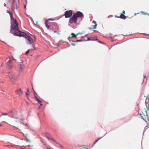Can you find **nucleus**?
I'll return each instance as SVG.
<instances>
[{"mask_svg": "<svg viewBox=\"0 0 149 149\" xmlns=\"http://www.w3.org/2000/svg\"><path fill=\"white\" fill-rule=\"evenodd\" d=\"M6 146L8 147H11V146L10 145H7V146Z\"/></svg>", "mask_w": 149, "mask_h": 149, "instance_id": "nucleus-36", "label": "nucleus"}, {"mask_svg": "<svg viewBox=\"0 0 149 149\" xmlns=\"http://www.w3.org/2000/svg\"><path fill=\"white\" fill-rule=\"evenodd\" d=\"M9 77L11 80L13 84H15L17 81V79L15 78L13 74H10L9 75Z\"/></svg>", "mask_w": 149, "mask_h": 149, "instance_id": "nucleus-5", "label": "nucleus"}, {"mask_svg": "<svg viewBox=\"0 0 149 149\" xmlns=\"http://www.w3.org/2000/svg\"><path fill=\"white\" fill-rule=\"evenodd\" d=\"M10 16L12 20L10 32L16 36L23 35V34L22 35L21 34L22 33H24L19 30L18 26V23L16 20L13 17L12 14H11Z\"/></svg>", "mask_w": 149, "mask_h": 149, "instance_id": "nucleus-2", "label": "nucleus"}, {"mask_svg": "<svg viewBox=\"0 0 149 149\" xmlns=\"http://www.w3.org/2000/svg\"><path fill=\"white\" fill-rule=\"evenodd\" d=\"M115 17H118V18H120L121 19H125L127 18V17L126 16H125L123 14H121L120 15V16L119 17H117V16H115Z\"/></svg>", "mask_w": 149, "mask_h": 149, "instance_id": "nucleus-10", "label": "nucleus"}, {"mask_svg": "<svg viewBox=\"0 0 149 149\" xmlns=\"http://www.w3.org/2000/svg\"><path fill=\"white\" fill-rule=\"evenodd\" d=\"M145 104H146H146H147V105H148V104H149L148 103V102H147V100H146L145 102Z\"/></svg>", "mask_w": 149, "mask_h": 149, "instance_id": "nucleus-28", "label": "nucleus"}, {"mask_svg": "<svg viewBox=\"0 0 149 149\" xmlns=\"http://www.w3.org/2000/svg\"><path fill=\"white\" fill-rule=\"evenodd\" d=\"M2 115V116H8L9 117H10L9 112L8 113H3L1 114V116Z\"/></svg>", "mask_w": 149, "mask_h": 149, "instance_id": "nucleus-14", "label": "nucleus"}, {"mask_svg": "<svg viewBox=\"0 0 149 149\" xmlns=\"http://www.w3.org/2000/svg\"><path fill=\"white\" fill-rule=\"evenodd\" d=\"M30 49H29V50H28L26 52V53H25V54H26V55H27V54H29V51H30Z\"/></svg>", "mask_w": 149, "mask_h": 149, "instance_id": "nucleus-22", "label": "nucleus"}, {"mask_svg": "<svg viewBox=\"0 0 149 149\" xmlns=\"http://www.w3.org/2000/svg\"><path fill=\"white\" fill-rule=\"evenodd\" d=\"M47 138L48 139H51L52 140H53V141H55V140H54L52 138H49V137H47Z\"/></svg>", "mask_w": 149, "mask_h": 149, "instance_id": "nucleus-25", "label": "nucleus"}, {"mask_svg": "<svg viewBox=\"0 0 149 149\" xmlns=\"http://www.w3.org/2000/svg\"><path fill=\"white\" fill-rule=\"evenodd\" d=\"M24 33H22V35L23 34L22 36H24V37L29 42V44H31L32 42H33V39L28 34H26L25 33L23 32Z\"/></svg>", "mask_w": 149, "mask_h": 149, "instance_id": "nucleus-4", "label": "nucleus"}, {"mask_svg": "<svg viewBox=\"0 0 149 149\" xmlns=\"http://www.w3.org/2000/svg\"><path fill=\"white\" fill-rule=\"evenodd\" d=\"M27 91L26 93V95H29L30 92H29V89L28 88H27Z\"/></svg>", "mask_w": 149, "mask_h": 149, "instance_id": "nucleus-19", "label": "nucleus"}, {"mask_svg": "<svg viewBox=\"0 0 149 149\" xmlns=\"http://www.w3.org/2000/svg\"><path fill=\"white\" fill-rule=\"evenodd\" d=\"M15 60L14 58H13V59L9 57L8 58L6 59V61H7V63L8 66H10V64L11 63L12 61L13 60Z\"/></svg>", "mask_w": 149, "mask_h": 149, "instance_id": "nucleus-7", "label": "nucleus"}, {"mask_svg": "<svg viewBox=\"0 0 149 149\" xmlns=\"http://www.w3.org/2000/svg\"><path fill=\"white\" fill-rule=\"evenodd\" d=\"M24 120V119H21V120Z\"/></svg>", "mask_w": 149, "mask_h": 149, "instance_id": "nucleus-42", "label": "nucleus"}, {"mask_svg": "<svg viewBox=\"0 0 149 149\" xmlns=\"http://www.w3.org/2000/svg\"><path fill=\"white\" fill-rule=\"evenodd\" d=\"M49 20H50V19H46L45 22V26L48 29H49V26H48V22Z\"/></svg>", "mask_w": 149, "mask_h": 149, "instance_id": "nucleus-11", "label": "nucleus"}, {"mask_svg": "<svg viewBox=\"0 0 149 149\" xmlns=\"http://www.w3.org/2000/svg\"><path fill=\"white\" fill-rule=\"evenodd\" d=\"M24 125H25L26 126L28 127V124L27 123H24Z\"/></svg>", "mask_w": 149, "mask_h": 149, "instance_id": "nucleus-29", "label": "nucleus"}, {"mask_svg": "<svg viewBox=\"0 0 149 149\" xmlns=\"http://www.w3.org/2000/svg\"><path fill=\"white\" fill-rule=\"evenodd\" d=\"M1 124L2 123H0V126H1Z\"/></svg>", "mask_w": 149, "mask_h": 149, "instance_id": "nucleus-40", "label": "nucleus"}, {"mask_svg": "<svg viewBox=\"0 0 149 149\" xmlns=\"http://www.w3.org/2000/svg\"><path fill=\"white\" fill-rule=\"evenodd\" d=\"M99 42H100V43H102V42H101V41H99Z\"/></svg>", "mask_w": 149, "mask_h": 149, "instance_id": "nucleus-39", "label": "nucleus"}, {"mask_svg": "<svg viewBox=\"0 0 149 149\" xmlns=\"http://www.w3.org/2000/svg\"><path fill=\"white\" fill-rule=\"evenodd\" d=\"M59 30V28H58V27H57V31H58Z\"/></svg>", "mask_w": 149, "mask_h": 149, "instance_id": "nucleus-35", "label": "nucleus"}, {"mask_svg": "<svg viewBox=\"0 0 149 149\" xmlns=\"http://www.w3.org/2000/svg\"><path fill=\"white\" fill-rule=\"evenodd\" d=\"M86 149H88V148H86Z\"/></svg>", "mask_w": 149, "mask_h": 149, "instance_id": "nucleus-47", "label": "nucleus"}, {"mask_svg": "<svg viewBox=\"0 0 149 149\" xmlns=\"http://www.w3.org/2000/svg\"><path fill=\"white\" fill-rule=\"evenodd\" d=\"M145 114H146V116H145L144 115H143L144 117L145 118H146V117H147V118H148V121H149V116L148 115V113H147V110H145Z\"/></svg>", "mask_w": 149, "mask_h": 149, "instance_id": "nucleus-13", "label": "nucleus"}, {"mask_svg": "<svg viewBox=\"0 0 149 149\" xmlns=\"http://www.w3.org/2000/svg\"><path fill=\"white\" fill-rule=\"evenodd\" d=\"M35 98L37 101L38 99V98L36 96V95H35Z\"/></svg>", "mask_w": 149, "mask_h": 149, "instance_id": "nucleus-24", "label": "nucleus"}, {"mask_svg": "<svg viewBox=\"0 0 149 149\" xmlns=\"http://www.w3.org/2000/svg\"><path fill=\"white\" fill-rule=\"evenodd\" d=\"M87 36V35H85V36Z\"/></svg>", "mask_w": 149, "mask_h": 149, "instance_id": "nucleus-45", "label": "nucleus"}, {"mask_svg": "<svg viewBox=\"0 0 149 149\" xmlns=\"http://www.w3.org/2000/svg\"><path fill=\"white\" fill-rule=\"evenodd\" d=\"M18 111L15 109H13L9 111L10 117L12 118L17 119L18 118L17 116Z\"/></svg>", "mask_w": 149, "mask_h": 149, "instance_id": "nucleus-3", "label": "nucleus"}, {"mask_svg": "<svg viewBox=\"0 0 149 149\" xmlns=\"http://www.w3.org/2000/svg\"><path fill=\"white\" fill-rule=\"evenodd\" d=\"M148 110H149V108H148Z\"/></svg>", "mask_w": 149, "mask_h": 149, "instance_id": "nucleus-44", "label": "nucleus"}, {"mask_svg": "<svg viewBox=\"0 0 149 149\" xmlns=\"http://www.w3.org/2000/svg\"><path fill=\"white\" fill-rule=\"evenodd\" d=\"M91 37V40H98L97 39L96 37L95 36H92Z\"/></svg>", "mask_w": 149, "mask_h": 149, "instance_id": "nucleus-15", "label": "nucleus"}, {"mask_svg": "<svg viewBox=\"0 0 149 149\" xmlns=\"http://www.w3.org/2000/svg\"><path fill=\"white\" fill-rule=\"evenodd\" d=\"M147 78V77H146V75H144V79H145V78Z\"/></svg>", "mask_w": 149, "mask_h": 149, "instance_id": "nucleus-37", "label": "nucleus"}, {"mask_svg": "<svg viewBox=\"0 0 149 149\" xmlns=\"http://www.w3.org/2000/svg\"><path fill=\"white\" fill-rule=\"evenodd\" d=\"M146 107L147 109L148 110V108H149V104H148V105H147V104H146Z\"/></svg>", "mask_w": 149, "mask_h": 149, "instance_id": "nucleus-31", "label": "nucleus"}, {"mask_svg": "<svg viewBox=\"0 0 149 149\" xmlns=\"http://www.w3.org/2000/svg\"><path fill=\"white\" fill-rule=\"evenodd\" d=\"M122 13H123V14H123V15L125 14V11L124 10H123V11H122Z\"/></svg>", "mask_w": 149, "mask_h": 149, "instance_id": "nucleus-33", "label": "nucleus"}, {"mask_svg": "<svg viewBox=\"0 0 149 149\" xmlns=\"http://www.w3.org/2000/svg\"><path fill=\"white\" fill-rule=\"evenodd\" d=\"M141 14H143V15H146L147 14L148 16H149V14H147V13H145L143 11H141Z\"/></svg>", "mask_w": 149, "mask_h": 149, "instance_id": "nucleus-18", "label": "nucleus"}, {"mask_svg": "<svg viewBox=\"0 0 149 149\" xmlns=\"http://www.w3.org/2000/svg\"><path fill=\"white\" fill-rule=\"evenodd\" d=\"M21 63L22 64L23 63V61H21ZM19 70L21 71H22L24 68V65L22 64H20L19 65Z\"/></svg>", "mask_w": 149, "mask_h": 149, "instance_id": "nucleus-8", "label": "nucleus"}, {"mask_svg": "<svg viewBox=\"0 0 149 149\" xmlns=\"http://www.w3.org/2000/svg\"><path fill=\"white\" fill-rule=\"evenodd\" d=\"M136 15V13H135V14H134V15Z\"/></svg>", "mask_w": 149, "mask_h": 149, "instance_id": "nucleus-43", "label": "nucleus"}, {"mask_svg": "<svg viewBox=\"0 0 149 149\" xmlns=\"http://www.w3.org/2000/svg\"><path fill=\"white\" fill-rule=\"evenodd\" d=\"M7 124L13 126V127L17 128L18 127V123L17 122H9V123H6Z\"/></svg>", "mask_w": 149, "mask_h": 149, "instance_id": "nucleus-6", "label": "nucleus"}, {"mask_svg": "<svg viewBox=\"0 0 149 149\" xmlns=\"http://www.w3.org/2000/svg\"><path fill=\"white\" fill-rule=\"evenodd\" d=\"M34 95H37L36 93H35V92L34 91Z\"/></svg>", "mask_w": 149, "mask_h": 149, "instance_id": "nucleus-38", "label": "nucleus"}, {"mask_svg": "<svg viewBox=\"0 0 149 149\" xmlns=\"http://www.w3.org/2000/svg\"><path fill=\"white\" fill-rule=\"evenodd\" d=\"M92 22L93 23H94V25L92 26V28H93V29H95L96 28V26H97V24H96V22L94 20H93V21Z\"/></svg>", "mask_w": 149, "mask_h": 149, "instance_id": "nucleus-12", "label": "nucleus"}, {"mask_svg": "<svg viewBox=\"0 0 149 149\" xmlns=\"http://www.w3.org/2000/svg\"><path fill=\"white\" fill-rule=\"evenodd\" d=\"M35 49V48L34 47V45H32V48H31V50H34Z\"/></svg>", "mask_w": 149, "mask_h": 149, "instance_id": "nucleus-21", "label": "nucleus"}, {"mask_svg": "<svg viewBox=\"0 0 149 149\" xmlns=\"http://www.w3.org/2000/svg\"><path fill=\"white\" fill-rule=\"evenodd\" d=\"M71 44H72V45H73V46H74V45H75V43H74V42H73L72 43H71Z\"/></svg>", "mask_w": 149, "mask_h": 149, "instance_id": "nucleus-32", "label": "nucleus"}, {"mask_svg": "<svg viewBox=\"0 0 149 149\" xmlns=\"http://www.w3.org/2000/svg\"><path fill=\"white\" fill-rule=\"evenodd\" d=\"M91 40V37H88V40Z\"/></svg>", "mask_w": 149, "mask_h": 149, "instance_id": "nucleus-27", "label": "nucleus"}, {"mask_svg": "<svg viewBox=\"0 0 149 149\" xmlns=\"http://www.w3.org/2000/svg\"><path fill=\"white\" fill-rule=\"evenodd\" d=\"M15 92L19 95H22L23 93L21 89H18Z\"/></svg>", "mask_w": 149, "mask_h": 149, "instance_id": "nucleus-9", "label": "nucleus"}, {"mask_svg": "<svg viewBox=\"0 0 149 149\" xmlns=\"http://www.w3.org/2000/svg\"><path fill=\"white\" fill-rule=\"evenodd\" d=\"M38 22H36V23H35V24L36 25H37L38 26H39V25L38 24Z\"/></svg>", "mask_w": 149, "mask_h": 149, "instance_id": "nucleus-30", "label": "nucleus"}, {"mask_svg": "<svg viewBox=\"0 0 149 149\" xmlns=\"http://www.w3.org/2000/svg\"><path fill=\"white\" fill-rule=\"evenodd\" d=\"M32 89L33 90V87H32Z\"/></svg>", "mask_w": 149, "mask_h": 149, "instance_id": "nucleus-46", "label": "nucleus"}, {"mask_svg": "<svg viewBox=\"0 0 149 149\" xmlns=\"http://www.w3.org/2000/svg\"><path fill=\"white\" fill-rule=\"evenodd\" d=\"M71 35H72V37H74V38H76L77 36V35H75L73 33H72Z\"/></svg>", "mask_w": 149, "mask_h": 149, "instance_id": "nucleus-17", "label": "nucleus"}, {"mask_svg": "<svg viewBox=\"0 0 149 149\" xmlns=\"http://www.w3.org/2000/svg\"><path fill=\"white\" fill-rule=\"evenodd\" d=\"M73 14V11L71 10L66 11L64 14L66 18L71 17ZM84 17L83 14L80 11H77L75 13H73V15L69 19V22L70 24H77V21L80 22Z\"/></svg>", "mask_w": 149, "mask_h": 149, "instance_id": "nucleus-1", "label": "nucleus"}, {"mask_svg": "<svg viewBox=\"0 0 149 149\" xmlns=\"http://www.w3.org/2000/svg\"><path fill=\"white\" fill-rule=\"evenodd\" d=\"M7 12L9 14L10 16V15L11 14H12L11 13L10 11H9V10H7Z\"/></svg>", "mask_w": 149, "mask_h": 149, "instance_id": "nucleus-23", "label": "nucleus"}, {"mask_svg": "<svg viewBox=\"0 0 149 149\" xmlns=\"http://www.w3.org/2000/svg\"><path fill=\"white\" fill-rule=\"evenodd\" d=\"M100 139V138L99 139H98V140H96V141H95V143L94 144H95V143H96V142H97L98 141V140L99 139Z\"/></svg>", "mask_w": 149, "mask_h": 149, "instance_id": "nucleus-34", "label": "nucleus"}, {"mask_svg": "<svg viewBox=\"0 0 149 149\" xmlns=\"http://www.w3.org/2000/svg\"><path fill=\"white\" fill-rule=\"evenodd\" d=\"M54 33H57V34H58V35H60V33L58 32L57 31H54Z\"/></svg>", "mask_w": 149, "mask_h": 149, "instance_id": "nucleus-26", "label": "nucleus"}, {"mask_svg": "<svg viewBox=\"0 0 149 149\" xmlns=\"http://www.w3.org/2000/svg\"><path fill=\"white\" fill-rule=\"evenodd\" d=\"M76 41L77 42H79V41H80V40H77Z\"/></svg>", "mask_w": 149, "mask_h": 149, "instance_id": "nucleus-41", "label": "nucleus"}, {"mask_svg": "<svg viewBox=\"0 0 149 149\" xmlns=\"http://www.w3.org/2000/svg\"><path fill=\"white\" fill-rule=\"evenodd\" d=\"M143 112H142L141 113H140V116H141V117L143 119V120H145L144 118L143 117Z\"/></svg>", "mask_w": 149, "mask_h": 149, "instance_id": "nucleus-16", "label": "nucleus"}, {"mask_svg": "<svg viewBox=\"0 0 149 149\" xmlns=\"http://www.w3.org/2000/svg\"><path fill=\"white\" fill-rule=\"evenodd\" d=\"M37 101L39 103H40V105L42 106V104H41V103L42 102L41 101H40L39 99L37 100Z\"/></svg>", "mask_w": 149, "mask_h": 149, "instance_id": "nucleus-20", "label": "nucleus"}]
</instances>
